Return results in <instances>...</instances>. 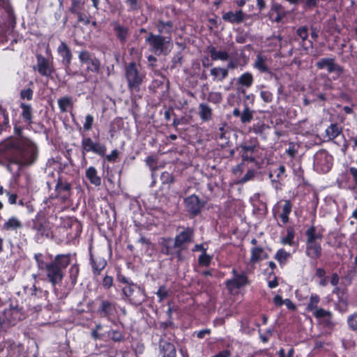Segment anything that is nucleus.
Masks as SVG:
<instances>
[{
  "mask_svg": "<svg viewBox=\"0 0 357 357\" xmlns=\"http://www.w3.org/2000/svg\"><path fill=\"white\" fill-rule=\"evenodd\" d=\"M37 158L38 148L29 139H9L0 145V165L6 166L11 173L12 165H18L17 172H19L20 166L32 165Z\"/></svg>",
  "mask_w": 357,
  "mask_h": 357,
  "instance_id": "1",
  "label": "nucleus"
},
{
  "mask_svg": "<svg viewBox=\"0 0 357 357\" xmlns=\"http://www.w3.org/2000/svg\"><path fill=\"white\" fill-rule=\"evenodd\" d=\"M38 268L42 272H45L47 280L51 284L55 287L60 284L63 278V271L70 265L71 261V254H58L50 262H46L43 259V255L41 253L34 255Z\"/></svg>",
  "mask_w": 357,
  "mask_h": 357,
  "instance_id": "2",
  "label": "nucleus"
},
{
  "mask_svg": "<svg viewBox=\"0 0 357 357\" xmlns=\"http://www.w3.org/2000/svg\"><path fill=\"white\" fill-rule=\"evenodd\" d=\"M54 191L55 195H51L44 201V204L49 209H52L56 218V214L63 211L66 205L70 203L72 185L62 176H59L56 179Z\"/></svg>",
  "mask_w": 357,
  "mask_h": 357,
  "instance_id": "3",
  "label": "nucleus"
},
{
  "mask_svg": "<svg viewBox=\"0 0 357 357\" xmlns=\"http://www.w3.org/2000/svg\"><path fill=\"white\" fill-rule=\"evenodd\" d=\"M52 209H49L45 205L43 210L38 211L28 226L35 232L37 239L49 238L52 236V228L49 218L54 214Z\"/></svg>",
  "mask_w": 357,
  "mask_h": 357,
  "instance_id": "4",
  "label": "nucleus"
},
{
  "mask_svg": "<svg viewBox=\"0 0 357 357\" xmlns=\"http://www.w3.org/2000/svg\"><path fill=\"white\" fill-rule=\"evenodd\" d=\"M174 238V246L176 248V258L178 261H183L189 254V247L194 242L195 229L191 227H179L176 229Z\"/></svg>",
  "mask_w": 357,
  "mask_h": 357,
  "instance_id": "5",
  "label": "nucleus"
},
{
  "mask_svg": "<svg viewBox=\"0 0 357 357\" xmlns=\"http://www.w3.org/2000/svg\"><path fill=\"white\" fill-rule=\"evenodd\" d=\"M125 78L127 87L132 95H137L146 79V73L142 70L139 64L132 61L125 66Z\"/></svg>",
  "mask_w": 357,
  "mask_h": 357,
  "instance_id": "6",
  "label": "nucleus"
},
{
  "mask_svg": "<svg viewBox=\"0 0 357 357\" xmlns=\"http://www.w3.org/2000/svg\"><path fill=\"white\" fill-rule=\"evenodd\" d=\"M305 255L312 260H317L322 255L321 241L323 234L318 232L316 227L311 225L305 232Z\"/></svg>",
  "mask_w": 357,
  "mask_h": 357,
  "instance_id": "7",
  "label": "nucleus"
},
{
  "mask_svg": "<svg viewBox=\"0 0 357 357\" xmlns=\"http://www.w3.org/2000/svg\"><path fill=\"white\" fill-rule=\"evenodd\" d=\"M145 43L149 45V50L155 55H168L173 48L172 39L162 37L153 32H149L145 38Z\"/></svg>",
  "mask_w": 357,
  "mask_h": 357,
  "instance_id": "8",
  "label": "nucleus"
},
{
  "mask_svg": "<svg viewBox=\"0 0 357 357\" xmlns=\"http://www.w3.org/2000/svg\"><path fill=\"white\" fill-rule=\"evenodd\" d=\"M94 312L100 318L113 321L118 314L117 303L103 296H99L94 301Z\"/></svg>",
  "mask_w": 357,
  "mask_h": 357,
  "instance_id": "9",
  "label": "nucleus"
},
{
  "mask_svg": "<svg viewBox=\"0 0 357 357\" xmlns=\"http://www.w3.org/2000/svg\"><path fill=\"white\" fill-rule=\"evenodd\" d=\"M81 152L84 158H85L86 155L89 153H93L101 158H104L105 156L107 146L105 144L98 141V131L97 135H93L94 139L84 133H81Z\"/></svg>",
  "mask_w": 357,
  "mask_h": 357,
  "instance_id": "10",
  "label": "nucleus"
},
{
  "mask_svg": "<svg viewBox=\"0 0 357 357\" xmlns=\"http://www.w3.org/2000/svg\"><path fill=\"white\" fill-rule=\"evenodd\" d=\"M1 321L3 328L15 326L20 321L25 319L26 314L22 309L19 306L13 307L10 305L9 308L5 309L0 312Z\"/></svg>",
  "mask_w": 357,
  "mask_h": 357,
  "instance_id": "11",
  "label": "nucleus"
},
{
  "mask_svg": "<svg viewBox=\"0 0 357 357\" xmlns=\"http://www.w3.org/2000/svg\"><path fill=\"white\" fill-rule=\"evenodd\" d=\"M333 163V157L326 150L321 149L314 155V167L321 173L328 172Z\"/></svg>",
  "mask_w": 357,
  "mask_h": 357,
  "instance_id": "12",
  "label": "nucleus"
},
{
  "mask_svg": "<svg viewBox=\"0 0 357 357\" xmlns=\"http://www.w3.org/2000/svg\"><path fill=\"white\" fill-rule=\"evenodd\" d=\"M84 3L83 0H70L68 12L77 17V24L87 26L90 23V16L84 10Z\"/></svg>",
  "mask_w": 357,
  "mask_h": 357,
  "instance_id": "13",
  "label": "nucleus"
},
{
  "mask_svg": "<svg viewBox=\"0 0 357 357\" xmlns=\"http://www.w3.org/2000/svg\"><path fill=\"white\" fill-rule=\"evenodd\" d=\"M183 204L190 218H194L201 213L206 202L202 200L197 195L193 194L184 198Z\"/></svg>",
  "mask_w": 357,
  "mask_h": 357,
  "instance_id": "14",
  "label": "nucleus"
},
{
  "mask_svg": "<svg viewBox=\"0 0 357 357\" xmlns=\"http://www.w3.org/2000/svg\"><path fill=\"white\" fill-rule=\"evenodd\" d=\"M78 59L82 65H86V70L98 73L100 70V61L95 55L86 50L78 52Z\"/></svg>",
  "mask_w": 357,
  "mask_h": 357,
  "instance_id": "15",
  "label": "nucleus"
},
{
  "mask_svg": "<svg viewBox=\"0 0 357 357\" xmlns=\"http://www.w3.org/2000/svg\"><path fill=\"white\" fill-rule=\"evenodd\" d=\"M259 143L256 138L251 139L250 142H245L240 146L242 160L255 162L258 158Z\"/></svg>",
  "mask_w": 357,
  "mask_h": 357,
  "instance_id": "16",
  "label": "nucleus"
},
{
  "mask_svg": "<svg viewBox=\"0 0 357 357\" xmlns=\"http://www.w3.org/2000/svg\"><path fill=\"white\" fill-rule=\"evenodd\" d=\"M89 265L91 268L92 274L97 277L101 274V272L107 266V261L99 252H93L92 245L89 248Z\"/></svg>",
  "mask_w": 357,
  "mask_h": 357,
  "instance_id": "17",
  "label": "nucleus"
},
{
  "mask_svg": "<svg viewBox=\"0 0 357 357\" xmlns=\"http://www.w3.org/2000/svg\"><path fill=\"white\" fill-rule=\"evenodd\" d=\"M231 274L234 275V278L228 279L225 282L226 288L229 291L241 289L250 284V281L245 272L238 273L236 268H233Z\"/></svg>",
  "mask_w": 357,
  "mask_h": 357,
  "instance_id": "18",
  "label": "nucleus"
},
{
  "mask_svg": "<svg viewBox=\"0 0 357 357\" xmlns=\"http://www.w3.org/2000/svg\"><path fill=\"white\" fill-rule=\"evenodd\" d=\"M293 204L290 199H284L278 202L273 207V213H278L283 224L289 222V215L292 211Z\"/></svg>",
  "mask_w": 357,
  "mask_h": 357,
  "instance_id": "19",
  "label": "nucleus"
},
{
  "mask_svg": "<svg viewBox=\"0 0 357 357\" xmlns=\"http://www.w3.org/2000/svg\"><path fill=\"white\" fill-rule=\"evenodd\" d=\"M110 26L112 27L116 40L121 45H124L130 36L129 27L121 24L119 20L112 21Z\"/></svg>",
  "mask_w": 357,
  "mask_h": 357,
  "instance_id": "20",
  "label": "nucleus"
},
{
  "mask_svg": "<svg viewBox=\"0 0 357 357\" xmlns=\"http://www.w3.org/2000/svg\"><path fill=\"white\" fill-rule=\"evenodd\" d=\"M57 53L61 58V63L66 69L69 68L73 58V52L68 44L61 41L57 47Z\"/></svg>",
  "mask_w": 357,
  "mask_h": 357,
  "instance_id": "21",
  "label": "nucleus"
},
{
  "mask_svg": "<svg viewBox=\"0 0 357 357\" xmlns=\"http://www.w3.org/2000/svg\"><path fill=\"white\" fill-rule=\"evenodd\" d=\"M157 35L165 37L167 39H172V33L174 31V22L171 20L164 21L158 20L155 23Z\"/></svg>",
  "mask_w": 357,
  "mask_h": 357,
  "instance_id": "22",
  "label": "nucleus"
},
{
  "mask_svg": "<svg viewBox=\"0 0 357 357\" xmlns=\"http://www.w3.org/2000/svg\"><path fill=\"white\" fill-rule=\"evenodd\" d=\"M316 66L320 70L326 68L328 73L337 72L341 74L343 72V68L335 63L334 58H322L317 62Z\"/></svg>",
  "mask_w": 357,
  "mask_h": 357,
  "instance_id": "23",
  "label": "nucleus"
},
{
  "mask_svg": "<svg viewBox=\"0 0 357 357\" xmlns=\"http://www.w3.org/2000/svg\"><path fill=\"white\" fill-rule=\"evenodd\" d=\"M268 16L271 21L280 23L287 16V11L281 4L273 2Z\"/></svg>",
  "mask_w": 357,
  "mask_h": 357,
  "instance_id": "24",
  "label": "nucleus"
},
{
  "mask_svg": "<svg viewBox=\"0 0 357 357\" xmlns=\"http://www.w3.org/2000/svg\"><path fill=\"white\" fill-rule=\"evenodd\" d=\"M23 224L22 221L17 216L9 217L3 224L0 225V230L4 232L17 233L18 230L22 229Z\"/></svg>",
  "mask_w": 357,
  "mask_h": 357,
  "instance_id": "25",
  "label": "nucleus"
},
{
  "mask_svg": "<svg viewBox=\"0 0 357 357\" xmlns=\"http://www.w3.org/2000/svg\"><path fill=\"white\" fill-rule=\"evenodd\" d=\"M158 245L160 252L167 256H172L176 258V248L174 246V239L171 237H161L159 238Z\"/></svg>",
  "mask_w": 357,
  "mask_h": 357,
  "instance_id": "26",
  "label": "nucleus"
},
{
  "mask_svg": "<svg viewBox=\"0 0 357 357\" xmlns=\"http://www.w3.org/2000/svg\"><path fill=\"white\" fill-rule=\"evenodd\" d=\"M36 59L38 73L42 76H50L53 73V69L50 65L49 60L41 54H38Z\"/></svg>",
  "mask_w": 357,
  "mask_h": 357,
  "instance_id": "27",
  "label": "nucleus"
},
{
  "mask_svg": "<svg viewBox=\"0 0 357 357\" xmlns=\"http://www.w3.org/2000/svg\"><path fill=\"white\" fill-rule=\"evenodd\" d=\"M296 36L301 39V45L305 50H308L310 48L313 47V42L307 39L309 33L306 25L299 26L296 29Z\"/></svg>",
  "mask_w": 357,
  "mask_h": 357,
  "instance_id": "28",
  "label": "nucleus"
},
{
  "mask_svg": "<svg viewBox=\"0 0 357 357\" xmlns=\"http://www.w3.org/2000/svg\"><path fill=\"white\" fill-rule=\"evenodd\" d=\"M159 349L162 357H176V347L172 342L168 340H160Z\"/></svg>",
  "mask_w": 357,
  "mask_h": 357,
  "instance_id": "29",
  "label": "nucleus"
},
{
  "mask_svg": "<svg viewBox=\"0 0 357 357\" xmlns=\"http://www.w3.org/2000/svg\"><path fill=\"white\" fill-rule=\"evenodd\" d=\"M123 294L128 298L130 301L132 303H140V301L135 298L134 294L135 291L137 293L142 294V290L139 287H138L136 284H134L132 281L130 284H127L122 289Z\"/></svg>",
  "mask_w": 357,
  "mask_h": 357,
  "instance_id": "30",
  "label": "nucleus"
},
{
  "mask_svg": "<svg viewBox=\"0 0 357 357\" xmlns=\"http://www.w3.org/2000/svg\"><path fill=\"white\" fill-rule=\"evenodd\" d=\"M245 14L242 10H236L235 13L233 11H228L222 15V20L225 22L231 24H241L245 20Z\"/></svg>",
  "mask_w": 357,
  "mask_h": 357,
  "instance_id": "31",
  "label": "nucleus"
},
{
  "mask_svg": "<svg viewBox=\"0 0 357 357\" xmlns=\"http://www.w3.org/2000/svg\"><path fill=\"white\" fill-rule=\"evenodd\" d=\"M3 349H6L9 357H17L20 351V344L10 339L4 340L2 342Z\"/></svg>",
  "mask_w": 357,
  "mask_h": 357,
  "instance_id": "32",
  "label": "nucleus"
},
{
  "mask_svg": "<svg viewBox=\"0 0 357 357\" xmlns=\"http://www.w3.org/2000/svg\"><path fill=\"white\" fill-rule=\"evenodd\" d=\"M267 58L266 56L258 54L256 57V60L253 64L255 68H256L261 73H271V70L266 63Z\"/></svg>",
  "mask_w": 357,
  "mask_h": 357,
  "instance_id": "33",
  "label": "nucleus"
},
{
  "mask_svg": "<svg viewBox=\"0 0 357 357\" xmlns=\"http://www.w3.org/2000/svg\"><path fill=\"white\" fill-rule=\"evenodd\" d=\"M57 103L61 113L68 112L74 107L73 98L69 96L61 97L58 99Z\"/></svg>",
  "mask_w": 357,
  "mask_h": 357,
  "instance_id": "34",
  "label": "nucleus"
},
{
  "mask_svg": "<svg viewBox=\"0 0 357 357\" xmlns=\"http://www.w3.org/2000/svg\"><path fill=\"white\" fill-rule=\"evenodd\" d=\"M207 50L210 54L212 61H227L229 57V54L226 51H218L216 47L213 45L208 46Z\"/></svg>",
  "mask_w": 357,
  "mask_h": 357,
  "instance_id": "35",
  "label": "nucleus"
},
{
  "mask_svg": "<svg viewBox=\"0 0 357 357\" xmlns=\"http://www.w3.org/2000/svg\"><path fill=\"white\" fill-rule=\"evenodd\" d=\"M22 109L21 116L23 121L28 125L33 123V108L31 105L21 102L20 105Z\"/></svg>",
  "mask_w": 357,
  "mask_h": 357,
  "instance_id": "36",
  "label": "nucleus"
},
{
  "mask_svg": "<svg viewBox=\"0 0 357 357\" xmlns=\"http://www.w3.org/2000/svg\"><path fill=\"white\" fill-rule=\"evenodd\" d=\"M85 176L95 186L101 185V178L98 175L97 169L94 167L90 166L86 169Z\"/></svg>",
  "mask_w": 357,
  "mask_h": 357,
  "instance_id": "37",
  "label": "nucleus"
},
{
  "mask_svg": "<svg viewBox=\"0 0 357 357\" xmlns=\"http://www.w3.org/2000/svg\"><path fill=\"white\" fill-rule=\"evenodd\" d=\"M325 132L324 137H326L328 141L333 140L342 132V128L337 123H331Z\"/></svg>",
  "mask_w": 357,
  "mask_h": 357,
  "instance_id": "38",
  "label": "nucleus"
},
{
  "mask_svg": "<svg viewBox=\"0 0 357 357\" xmlns=\"http://www.w3.org/2000/svg\"><path fill=\"white\" fill-rule=\"evenodd\" d=\"M107 337L114 342H122L125 340V333L123 330L111 328L107 332Z\"/></svg>",
  "mask_w": 357,
  "mask_h": 357,
  "instance_id": "39",
  "label": "nucleus"
},
{
  "mask_svg": "<svg viewBox=\"0 0 357 357\" xmlns=\"http://www.w3.org/2000/svg\"><path fill=\"white\" fill-rule=\"evenodd\" d=\"M199 115L203 121H209L212 119V109L208 105L201 103L199 105Z\"/></svg>",
  "mask_w": 357,
  "mask_h": 357,
  "instance_id": "40",
  "label": "nucleus"
},
{
  "mask_svg": "<svg viewBox=\"0 0 357 357\" xmlns=\"http://www.w3.org/2000/svg\"><path fill=\"white\" fill-rule=\"evenodd\" d=\"M264 253V250L261 246H255L250 249V261L252 264H256L259 262L263 259V254Z\"/></svg>",
  "mask_w": 357,
  "mask_h": 357,
  "instance_id": "41",
  "label": "nucleus"
},
{
  "mask_svg": "<svg viewBox=\"0 0 357 357\" xmlns=\"http://www.w3.org/2000/svg\"><path fill=\"white\" fill-rule=\"evenodd\" d=\"M254 82V77L251 73L245 72L240 75L237 79L238 84L247 89L250 88Z\"/></svg>",
  "mask_w": 357,
  "mask_h": 357,
  "instance_id": "42",
  "label": "nucleus"
},
{
  "mask_svg": "<svg viewBox=\"0 0 357 357\" xmlns=\"http://www.w3.org/2000/svg\"><path fill=\"white\" fill-rule=\"evenodd\" d=\"M211 75L213 76V80L217 79L219 82H222L229 75L227 69L220 67H215L211 70Z\"/></svg>",
  "mask_w": 357,
  "mask_h": 357,
  "instance_id": "43",
  "label": "nucleus"
},
{
  "mask_svg": "<svg viewBox=\"0 0 357 357\" xmlns=\"http://www.w3.org/2000/svg\"><path fill=\"white\" fill-rule=\"evenodd\" d=\"M24 291L26 294H29V299L33 301H35L36 298H41L43 294L42 289L36 287L35 284L29 289L24 287Z\"/></svg>",
  "mask_w": 357,
  "mask_h": 357,
  "instance_id": "44",
  "label": "nucleus"
},
{
  "mask_svg": "<svg viewBox=\"0 0 357 357\" xmlns=\"http://www.w3.org/2000/svg\"><path fill=\"white\" fill-rule=\"evenodd\" d=\"M291 257V254L287 252L284 248L277 250L274 259L278 261L281 266L286 264L288 259Z\"/></svg>",
  "mask_w": 357,
  "mask_h": 357,
  "instance_id": "45",
  "label": "nucleus"
},
{
  "mask_svg": "<svg viewBox=\"0 0 357 357\" xmlns=\"http://www.w3.org/2000/svg\"><path fill=\"white\" fill-rule=\"evenodd\" d=\"M0 6L7 13L9 20H15V11L10 0H0Z\"/></svg>",
  "mask_w": 357,
  "mask_h": 357,
  "instance_id": "46",
  "label": "nucleus"
},
{
  "mask_svg": "<svg viewBox=\"0 0 357 357\" xmlns=\"http://www.w3.org/2000/svg\"><path fill=\"white\" fill-rule=\"evenodd\" d=\"M268 128V126L266 125L263 121H259L252 125L250 128V131L257 135L264 137L265 130Z\"/></svg>",
  "mask_w": 357,
  "mask_h": 357,
  "instance_id": "47",
  "label": "nucleus"
},
{
  "mask_svg": "<svg viewBox=\"0 0 357 357\" xmlns=\"http://www.w3.org/2000/svg\"><path fill=\"white\" fill-rule=\"evenodd\" d=\"M295 234L294 229L292 227H288L287 228V235L281 238V243L292 246L294 244Z\"/></svg>",
  "mask_w": 357,
  "mask_h": 357,
  "instance_id": "48",
  "label": "nucleus"
},
{
  "mask_svg": "<svg viewBox=\"0 0 357 357\" xmlns=\"http://www.w3.org/2000/svg\"><path fill=\"white\" fill-rule=\"evenodd\" d=\"M69 278L70 280V283L73 286H75L77 284V278L79 275V266L78 264L75 263L71 265L69 269Z\"/></svg>",
  "mask_w": 357,
  "mask_h": 357,
  "instance_id": "49",
  "label": "nucleus"
},
{
  "mask_svg": "<svg viewBox=\"0 0 357 357\" xmlns=\"http://www.w3.org/2000/svg\"><path fill=\"white\" fill-rule=\"evenodd\" d=\"M93 123L94 116L90 114H86L84 119V122L83 123L82 128L80 127L79 129L80 134L83 133L82 130H83V132H87L91 130L93 128Z\"/></svg>",
  "mask_w": 357,
  "mask_h": 357,
  "instance_id": "50",
  "label": "nucleus"
},
{
  "mask_svg": "<svg viewBox=\"0 0 357 357\" xmlns=\"http://www.w3.org/2000/svg\"><path fill=\"white\" fill-rule=\"evenodd\" d=\"M129 12H137L142 8V0H125Z\"/></svg>",
  "mask_w": 357,
  "mask_h": 357,
  "instance_id": "51",
  "label": "nucleus"
},
{
  "mask_svg": "<svg viewBox=\"0 0 357 357\" xmlns=\"http://www.w3.org/2000/svg\"><path fill=\"white\" fill-rule=\"evenodd\" d=\"M253 113L254 111L251 110L248 105H245L240 118L241 123L243 124L250 123L253 119Z\"/></svg>",
  "mask_w": 357,
  "mask_h": 357,
  "instance_id": "52",
  "label": "nucleus"
},
{
  "mask_svg": "<svg viewBox=\"0 0 357 357\" xmlns=\"http://www.w3.org/2000/svg\"><path fill=\"white\" fill-rule=\"evenodd\" d=\"M171 290L167 289L165 285H161L159 287L156 295L158 298V303L163 302L167 298L170 296Z\"/></svg>",
  "mask_w": 357,
  "mask_h": 357,
  "instance_id": "53",
  "label": "nucleus"
},
{
  "mask_svg": "<svg viewBox=\"0 0 357 357\" xmlns=\"http://www.w3.org/2000/svg\"><path fill=\"white\" fill-rule=\"evenodd\" d=\"M320 298L317 294H312L310 297L309 303L307 305L306 309L309 312L314 311L317 307Z\"/></svg>",
  "mask_w": 357,
  "mask_h": 357,
  "instance_id": "54",
  "label": "nucleus"
},
{
  "mask_svg": "<svg viewBox=\"0 0 357 357\" xmlns=\"http://www.w3.org/2000/svg\"><path fill=\"white\" fill-rule=\"evenodd\" d=\"M299 146L296 143L291 142L288 144V148L285 150V153L288 156H289L291 159L296 158L298 151Z\"/></svg>",
  "mask_w": 357,
  "mask_h": 357,
  "instance_id": "55",
  "label": "nucleus"
},
{
  "mask_svg": "<svg viewBox=\"0 0 357 357\" xmlns=\"http://www.w3.org/2000/svg\"><path fill=\"white\" fill-rule=\"evenodd\" d=\"M212 259V256L209 255L206 252L202 254L198 257V264L200 266L208 267L210 266Z\"/></svg>",
  "mask_w": 357,
  "mask_h": 357,
  "instance_id": "56",
  "label": "nucleus"
},
{
  "mask_svg": "<svg viewBox=\"0 0 357 357\" xmlns=\"http://www.w3.org/2000/svg\"><path fill=\"white\" fill-rule=\"evenodd\" d=\"M160 180L162 185H171L175 181L174 177L172 174L168 172H164L160 176Z\"/></svg>",
  "mask_w": 357,
  "mask_h": 357,
  "instance_id": "57",
  "label": "nucleus"
},
{
  "mask_svg": "<svg viewBox=\"0 0 357 357\" xmlns=\"http://www.w3.org/2000/svg\"><path fill=\"white\" fill-rule=\"evenodd\" d=\"M101 285L106 290L111 289L114 285L113 277L105 274L102 280Z\"/></svg>",
  "mask_w": 357,
  "mask_h": 357,
  "instance_id": "58",
  "label": "nucleus"
},
{
  "mask_svg": "<svg viewBox=\"0 0 357 357\" xmlns=\"http://www.w3.org/2000/svg\"><path fill=\"white\" fill-rule=\"evenodd\" d=\"M20 96L22 100H31L33 97V90L31 87L22 89Z\"/></svg>",
  "mask_w": 357,
  "mask_h": 357,
  "instance_id": "59",
  "label": "nucleus"
},
{
  "mask_svg": "<svg viewBox=\"0 0 357 357\" xmlns=\"http://www.w3.org/2000/svg\"><path fill=\"white\" fill-rule=\"evenodd\" d=\"M313 315L317 319L325 318L326 317H332V313L324 308H317L313 311Z\"/></svg>",
  "mask_w": 357,
  "mask_h": 357,
  "instance_id": "60",
  "label": "nucleus"
},
{
  "mask_svg": "<svg viewBox=\"0 0 357 357\" xmlns=\"http://www.w3.org/2000/svg\"><path fill=\"white\" fill-rule=\"evenodd\" d=\"M255 172L254 169H249L245 174L238 181V183L243 184L249 181L252 180L255 178Z\"/></svg>",
  "mask_w": 357,
  "mask_h": 357,
  "instance_id": "61",
  "label": "nucleus"
},
{
  "mask_svg": "<svg viewBox=\"0 0 357 357\" xmlns=\"http://www.w3.org/2000/svg\"><path fill=\"white\" fill-rule=\"evenodd\" d=\"M348 325L352 331H357V312L350 315L347 319Z\"/></svg>",
  "mask_w": 357,
  "mask_h": 357,
  "instance_id": "62",
  "label": "nucleus"
},
{
  "mask_svg": "<svg viewBox=\"0 0 357 357\" xmlns=\"http://www.w3.org/2000/svg\"><path fill=\"white\" fill-rule=\"evenodd\" d=\"M67 226L70 227V228H74L76 230L75 236H78L82 232L81 225L77 221H73L72 220L69 219L67 222Z\"/></svg>",
  "mask_w": 357,
  "mask_h": 357,
  "instance_id": "63",
  "label": "nucleus"
},
{
  "mask_svg": "<svg viewBox=\"0 0 357 357\" xmlns=\"http://www.w3.org/2000/svg\"><path fill=\"white\" fill-rule=\"evenodd\" d=\"M260 97L265 102H271L273 100V94L268 90H262L260 92Z\"/></svg>",
  "mask_w": 357,
  "mask_h": 357,
  "instance_id": "64",
  "label": "nucleus"
}]
</instances>
